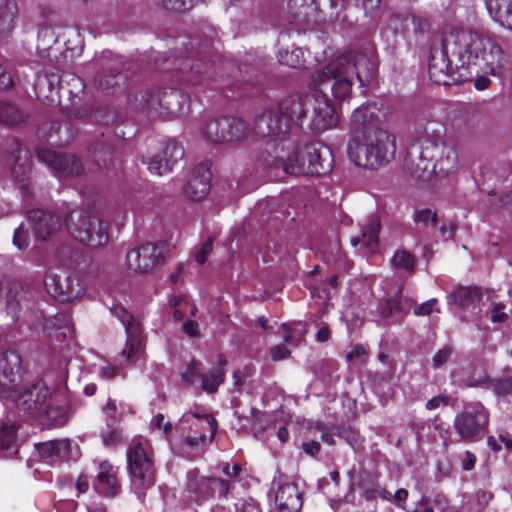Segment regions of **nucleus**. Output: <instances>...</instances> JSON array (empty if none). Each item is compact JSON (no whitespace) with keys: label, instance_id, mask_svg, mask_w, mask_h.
<instances>
[{"label":"nucleus","instance_id":"f257e3e1","mask_svg":"<svg viewBox=\"0 0 512 512\" xmlns=\"http://www.w3.org/2000/svg\"><path fill=\"white\" fill-rule=\"evenodd\" d=\"M456 56L461 67L499 75L508 62L499 39L491 33H484L464 27L451 26L442 37L441 57L433 56L429 64L430 79L447 85L453 68L448 55Z\"/></svg>","mask_w":512,"mask_h":512},{"label":"nucleus","instance_id":"f03ea898","mask_svg":"<svg viewBox=\"0 0 512 512\" xmlns=\"http://www.w3.org/2000/svg\"><path fill=\"white\" fill-rule=\"evenodd\" d=\"M273 136L260 156L265 166L282 168L290 175H322L332 169V153L322 144L313 142L299 149L284 133Z\"/></svg>","mask_w":512,"mask_h":512},{"label":"nucleus","instance_id":"7ed1b4c3","mask_svg":"<svg viewBox=\"0 0 512 512\" xmlns=\"http://www.w3.org/2000/svg\"><path fill=\"white\" fill-rule=\"evenodd\" d=\"M315 95L314 100L291 96L282 100L277 109L268 110L258 116L253 124L255 134L261 136L280 135L286 133L291 123H298L306 116V106L313 107L312 125L315 129L332 128L337 123L334 108L328 97Z\"/></svg>","mask_w":512,"mask_h":512},{"label":"nucleus","instance_id":"20e7f679","mask_svg":"<svg viewBox=\"0 0 512 512\" xmlns=\"http://www.w3.org/2000/svg\"><path fill=\"white\" fill-rule=\"evenodd\" d=\"M348 56H338L330 61L323 69L316 72L312 78L311 89L327 97L330 90L336 102H344L351 98L353 77L346 67L349 65Z\"/></svg>","mask_w":512,"mask_h":512},{"label":"nucleus","instance_id":"39448f33","mask_svg":"<svg viewBox=\"0 0 512 512\" xmlns=\"http://www.w3.org/2000/svg\"><path fill=\"white\" fill-rule=\"evenodd\" d=\"M127 468L131 489L141 500L155 481L153 452L147 439L137 438L131 441L127 449Z\"/></svg>","mask_w":512,"mask_h":512},{"label":"nucleus","instance_id":"423d86ee","mask_svg":"<svg viewBox=\"0 0 512 512\" xmlns=\"http://www.w3.org/2000/svg\"><path fill=\"white\" fill-rule=\"evenodd\" d=\"M395 138L379 130L369 135L364 143L349 144V158L359 167L375 169L388 164L395 155Z\"/></svg>","mask_w":512,"mask_h":512},{"label":"nucleus","instance_id":"0eeeda50","mask_svg":"<svg viewBox=\"0 0 512 512\" xmlns=\"http://www.w3.org/2000/svg\"><path fill=\"white\" fill-rule=\"evenodd\" d=\"M67 227L77 241L92 248L100 247L108 240V223L102 221L93 209L73 210Z\"/></svg>","mask_w":512,"mask_h":512},{"label":"nucleus","instance_id":"6e6552de","mask_svg":"<svg viewBox=\"0 0 512 512\" xmlns=\"http://www.w3.org/2000/svg\"><path fill=\"white\" fill-rule=\"evenodd\" d=\"M52 396L46 383L37 381L23 389L18 386L12 397H3L2 400H10L30 418L43 419V411Z\"/></svg>","mask_w":512,"mask_h":512},{"label":"nucleus","instance_id":"1a4fd4ad","mask_svg":"<svg viewBox=\"0 0 512 512\" xmlns=\"http://www.w3.org/2000/svg\"><path fill=\"white\" fill-rule=\"evenodd\" d=\"M489 423V413L479 402L466 405L454 419V429L463 441L472 442L480 438Z\"/></svg>","mask_w":512,"mask_h":512},{"label":"nucleus","instance_id":"9d476101","mask_svg":"<svg viewBox=\"0 0 512 512\" xmlns=\"http://www.w3.org/2000/svg\"><path fill=\"white\" fill-rule=\"evenodd\" d=\"M186 424L189 425V431L184 442L191 447L204 443L206 440L211 442L217 429L214 417L201 408L186 412L180 420L178 429L184 430Z\"/></svg>","mask_w":512,"mask_h":512},{"label":"nucleus","instance_id":"9b49d317","mask_svg":"<svg viewBox=\"0 0 512 512\" xmlns=\"http://www.w3.org/2000/svg\"><path fill=\"white\" fill-rule=\"evenodd\" d=\"M44 286L48 294L61 302L78 299L85 292L83 282L62 269L48 271L44 278Z\"/></svg>","mask_w":512,"mask_h":512},{"label":"nucleus","instance_id":"f8f14e48","mask_svg":"<svg viewBox=\"0 0 512 512\" xmlns=\"http://www.w3.org/2000/svg\"><path fill=\"white\" fill-rule=\"evenodd\" d=\"M201 132L208 141L221 144L242 140L247 135L248 128L240 118L221 117L205 122Z\"/></svg>","mask_w":512,"mask_h":512},{"label":"nucleus","instance_id":"ddd939ff","mask_svg":"<svg viewBox=\"0 0 512 512\" xmlns=\"http://www.w3.org/2000/svg\"><path fill=\"white\" fill-rule=\"evenodd\" d=\"M110 312L125 328L127 335L123 356L130 362H138L144 356L143 337L140 323L121 305L114 304Z\"/></svg>","mask_w":512,"mask_h":512},{"label":"nucleus","instance_id":"4468645a","mask_svg":"<svg viewBox=\"0 0 512 512\" xmlns=\"http://www.w3.org/2000/svg\"><path fill=\"white\" fill-rule=\"evenodd\" d=\"M21 363L19 353L13 349L0 355V399L12 397L13 392L24 381Z\"/></svg>","mask_w":512,"mask_h":512},{"label":"nucleus","instance_id":"2eb2a0df","mask_svg":"<svg viewBox=\"0 0 512 512\" xmlns=\"http://www.w3.org/2000/svg\"><path fill=\"white\" fill-rule=\"evenodd\" d=\"M163 255L164 246L162 244L146 243L127 252L125 265L130 271L147 273L159 263Z\"/></svg>","mask_w":512,"mask_h":512},{"label":"nucleus","instance_id":"dca6fc26","mask_svg":"<svg viewBox=\"0 0 512 512\" xmlns=\"http://www.w3.org/2000/svg\"><path fill=\"white\" fill-rule=\"evenodd\" d=\"M37 157L55 173L78 175L82 171L81 162L73 155L56 152L49 148H39Z\"/></svg>","mask_w":512,"mask_h":512},{"label":"nucleus","instance_id":"f3484780","mask_svg":"<svg viewBox=\"0 0 512 512\" xmlns=\"http://www.w3.org/2000/svg\"><path fill=\"white\" fill-rule=\"evenodd\" d=\"M70 76H60L53 71L38 75L34 84L38 99L47 104L61 103V93L66 91L63 85L64 77Z\"/></svg>","mask_w":512,"mask_h":512},{"label":"nucleus","instance_id":"a211bd4d","mask_svg":"<svg viewBox=\"0 0 512 512\" xmlns=\"http://www.w3.org/2000/svg\"><path fill=\"white\" fill-rule=\"evenodd\" d=\"M433 149H437L434 144L429 147L427 142H416L411 144L407 151V156L413 166V173L423 181L429 180L431 176H436V172H432L434 155L430 150Z\"/></svg>","mask_w":512,"mask_h":512},{"label":"nucleus","instance_id":"6ab92c4d","mask_svg":"<svg viewBox=\"0 0 512 512\" xmlns=\"http://www.w3.org/2000/svg\"><path fill=\"white\" fill-rule=\"evenodd\" d=\"M341 56L350 58L346 67L352 76L356 75L361 86H367L374 79L377 61L372 52H348Z\"/></svg>","mask_w":512,"mask_h":512},{"label":"nucleus","instance_id":"aec40b11","mask_svg":"<svg viewBox=\"0 0 512 512\" xmlns=\"http://www.w3.org/2000/svg\"><path fill=\"white\" fill-rule=\"evenodd\" d=\"M184 157V149L174 140L166 142L163 150V158L154 156L147 162V169L154 175H162L172 169V166Z\"/></svg>","mask_w":512,"mask_h":512},{"label":"nucleus","instance_id":"412c9836","mask_svg":"<svg viewBox=\"0 0 512 512\" xmlns=\"http://www.w3.org/2000/svg\"><path fill=\"white\" fill-rule=\"evenodd\" d=\"M158 109L156 115L171 114L177 116L186 115L190 107L188 94L180 90L165 91L158 93Z\"/></svg>","mask_w":512,"mask_h":512},{"label":"nucleus","instance_id":"4be33fe9","mask_svg":"<svg viewBox=\"0 0 512 512\" xmlns=\"http://www.w3.org/2000/svg\"><path fill=\"white\" fill-rule=\"evenodd\" d=\"M211 172L206 164L198 165L193 172V175L183 188L185 196L193 201L202 200L208 193L211 187Z\"/></svg>","mask_w":512,"mask_h":512},{"label":"nucleus","instance_id":"5701e85b","mask_svg":"<svg viewBox=\"0 0 512 512\" xmlns=\"http://www.w3.org/2000/svg\"><path fill=\"white\" fill-rule=\"evenodd\" d=\"M99 471L94 482L96 492L105 497H114L120 491L118 467L108 461L99 463Z\"/></svg>","mask_w":512,"mask_h":512},{"label":"nucleus","instance_id":"b1692460","mask_svg":"<svg viewBox=\"0 0 512 512\" xmlns=\"http://www.w3.org/2000/svg\"><path fill=\"white\" fill-rule=\"evenodd\" d=\"M9 153L8 164L11 166L12 175L24 187L25 176L30 168L31 153L18 141L11 143Z\"/></svg>","mask_w":512,"mask_h":512},{"label":"nucleus","instance_id":"393cba45","mask_svg":"<svg viewBox=\"0 0 512 512\" xmlns=\"http://www.w3.org/2000/svg\"><path fill=\"white\" fill-rule=\"evenodd\" d=\"M35 448L42 461L53 465L68 458L71 442L69 439L52 440L35 444Z\"/></svg>","mask_w":512,"mask_h":512},{"label":"nucleus","instance_id":"a878e982","mask_svg":"<svg viewBox=\"0 0 512 512\" xmlns=\"http://www.w3.org/2000/svg\"><path fill=\"white\" fill-rule=\"evenodd\" d=\"M275 504L280 512H298L302 507V497L293 483L281 484L276 492Z\"/></svg>","mask_w":512,"mask_h":512},{"label":"nucleus","instance_id":"bb28decb","mask_svg":"<svg viewBox=\"0 0 512 512\" xmlns=\"http://www.w3.org/2000/svg\"><path fill=\"white\" fill-rule=\"evenodd\" d=\"M29 220L32 223L35 236L42 240L51 236L60 225L58 217L39 209L30 212Z\"/></svg>","mask_w":512,"mask_h":512},{"label":"nucleus","instance_id":"cd10ccee","mask_svg":"<svg viewBox=\"0 0 512 512\" xmlns=\"http://www.w3.org/2000/svg\"><path fill=\"white\" fill-rule=\"evenodd\" d=\"M386 117L387 110L381 103L378 101H369L353 111L351 120L360 125H373L384 121Z\"/></svg>","mask_w":512,"mask_h":512},{"label":"nucleus","instance_id":"c85d7f7f","mask_svg":"<svg viewBox=\"0 0 512 512\" xmlns=\"http://www.w3.org/2000/svg\"><path fill=\"white\" fill-rule=\"evenodd\" d=\"M380 231V221L377 216L371 215L366 219L360 236L351 238V245L361 246L373 252L378 246V235Z\"/></svg>","mask_w":512,"mask_h":512},{"label":"nucleus","instance_id":"c756f323","mask_svg":"<svg viewBox=\"0 0 512 512\" xmlns=\"http://www.w3.org/2000/svg\"><path fill=\"white\" fill-rule=\"evenodd\" d=\"M485 6L495 23L512 31V0H485Z\"/></svg>","mask_w":512,"mask_h":512},{"label":"nucleus","instance_id":"7c9ffc66","mask_svg":"<svg viewBox=\"0 0 512 512\" xmlns=\"http://www.w3.org/2000/svg\"><path fill=\"white\" fill-rule=\"evenodd\" d=\"M227 360L223 355L218 356L217 362L213 365L211 370L202 374L200 383L202 389L207 393H215L218 387L223 383L226 374Z\"/></svg>","mask_w":512,"mask_h":512},{"label":"nucleus","instance_id":"2f4dec72","mask_svg":"<svg viewBox=\"0 0 512 512\" xmlns=\"http://www.w3.org/2000/svg\"><path fill=\"white\" fill-rule=\"evenodd\" d=\"M18 449L19 441L16 425H0V458H13L17 455Z\"/></svg>","mask_w":512,"mask_h":512},{"label":"nucleus","instance_id":"473e14b6","mask_svg":"<svg viewBox=\"0 0 512 512\" xmlns=\"http://www.w3.org/2000/svg\"><path fill=\"white\" fill-rule=\"evenodd\" d=\"M128 102L132 109L148 114L156 115V111L159 110L157 106L158 93L154 94L144 90L131 92L128 96Z\"/></svg>","mask_w":512,"mask_h":512},{"label":"nucleus","instance_id":"72a5a7b5","mask_svg":"<svg viewBox=\"0 0 512 512\" xmlns=\"http://www.w3.org/2000/svg\"><path fill=\"white\" fill-rule=\"evenodd\" d=\"M60 394H62V387L58 388V394L50 397L45 411H43V418L45 417L54 426H62L68 419L67 409L64 404L53 405Z\"/></svg>","mask_w":512,"mask_h":512},{"label":"nucleus","instance_id":"f704fd0d","mask_svg":"<svg viewBox=\"0 0 512 512\" xmlns=\"http://www.w3.org/2000/svg\"><path fill=\"white\" fill-rule=\"evenodd\" d=\"M187 489L193 493L197 499H207L211 497V477L199 476L194 472L188 473Z\"/></svg>","mask_w":512,"mask_h":512},{"label":"nucleus","instance_id":"c9c22d12","mask_svg":"<svg viewBox=\"0 0 512 512\" xmlns=\"http://www.w3.org/2000/svg\"><path fill=\"white\" fill-rule=\"evenodd\" d=\"M450 299L460 307H470L480 299V292L476 287L459 286L454 289Z\"/></svg>","mask_w":512,"mask_h":512},{"label":"nucleus","instance_id":"e433bc0d","mask_svg":"<svg viewBox=\"0 0 512 512\" xmlns=\"http://www.w3.org/2000/svg\"><path fill=\"white\" fill-rule=\"evenodd\" d=\"M173 61V64L170 65H159L158 68L162 71H170V70H179L183 73L185 72H192L195 74H202L207 73V70H202V66L200 64V60H191L189 58L178 60V59H171V57H168L165 60L166 62Z\"/></svg>","mask_w":512,"mask_h":512},{"label":"nucleus","instance_id":"4c0bfd02","mask_svg":"<svg viewBox=\"0 0 512 512\" xmlns=\"http://www.w3.org/2000/svg\"><path fill=\"white\" fill-rule=\"evenodd\" d=\"M308 51L302 48L295 47L292 50L281 49L278 52V59L281 64L289 66L291 68H300L304 66L306 62V53Z\"/></svg>","mask_w":512,"mask_h":512},{"label":"nucleus","instance_id":"58836bf2","mask_svg":"<svg viewBox=\"0 0 512 512\" xmlns=\"http://www.w3.org/2000/svg\"><path fill=\"white\" fill-rule=\"evenodd\" d=\"M458 156L453 149H446L443 156L437 160L432 166V172H436V176L448 175L457 168Z\"/></svg>","mask_w":512,"mask_h":512},{"label":"nucleus","instance_id":"ea45409f","mask_svg":"<svg viewBox=\"0 0 512 512\" xmlns=\"http://www.w3.org/2000/svg\"><path fill=\"white\" fill-rule=\"evenodd\" d=\"M0 121L9 125H21L26 115L13 104L0 100Z\"/></svg>","mask_w":512,"mask_h":512},{"label":"nucleus","instance_id":"a19ab883","mask_svg":"<svg viewBox=\"0 0 512 512\" xmlns=\"http://www.w3.org/2000/svg\"><path fill=\"white\" fill-rule=\"evenodd\" d=\"M58 485L63 491H68L67 496L76 497L85 493L89 488V482L85 475H80L75 482L71 479H60Z\"/></svg>","mask_w":512,"mask_h":512},{"label":"nucleus","instance_id":"79ce46f5","mask_svg":"<svg viewBox=\"0 0 512 512\" xmlns=\"http://www.w3.org/2000/svg\"><path fill=\"white\" fill-rule=\"evenodd\" d=\"M398 305V302L393 296L388 298L386 302L381 307H379V313L386 323H399L404 318V315H398L397 313V310H399Z\"/></svg>","mask_w":512,"mask_h":512},{"label":"nucleus","instance_id":"37998d69","mask_svg":"<svg viewBox=\"0 0 512 512\" xmlns=\"http://www.w3.org/2000/svg\"><path fill=\"white\" fill-rule=\"evenodd\" d=\"M391 264L395 270L411 273L414 270L415 261L409 252L398 250L394 253Z\"/></svg>","mask_w":512,"mask_h":512},{"label":"nucleus","instance_id":"c03bdc74","mask_svg":"<svg viewBox=\"0 0 512 512\" xmlns=\"http://www.w3.org/2000/svg\"><path fill=\"white\" fill-rule=\"evenodd\" d=\"M486 388L493 390L497 396L512 395V376L497 379H486Z\"/></svg>","mask_w":512,"mask_h":512},{"label":"nucleus","instance_id":"a18cd8bd","mask_svg":"<svg viewBox=\"0 0 512 512\" xmlns=\"http://www.w3.org/2000/svg\"><path fill=\"white\" fill-rule=\"evenodd\" d=\"M201 363L198 360L192 359L186 366L185 370L182 372L181 377L182 380L194 385L200 382L202 373H201Z\"/></svg>","mask_w":512,"mask_h":512},{"label":"nucleus","instance_id":"49530a36","mask_svg":"<svg viewBox=\"0 0 512 512\" xmlns=\"http://www.w3.org/2000/svg\"><path fill=\"white\" fill-rule=\"evenodd\" d=\"M406 21H409L410 30L416 34L428 31L431 26L429 18L421 14H408Z\"/></svg>","mask_w":512,"mask_h":512},{"label":"nucleus","instance_id":"de8ad7c7","mask_svg":"<svg viewBox=\"0 0 512 512\" xmlns=\"http://www.w3.org/2000/svg\"><path fill=\"white\" fill-rule=\"evenodd\" d=\"M413 219L417 225L421 227H429L436 223L437 214L429 208L416 209Z\"/></svg>","mask_w":512,"mask_h":512},{"label":"nucleus","instance_id":"09e8293b","mask_svg":"<svg viewBox=\"0 0 512 512\" xmlns=\"http://www.w3.org/2000/svg\"><path fill=\"white\" fill-rule=\"evenodd\" d=\"M230 491V483L227 480L211 477V497L225 498Z\"/></svg>","mask_w":512,"mask_h":512},{"label":"nucleus","instance_id":"8fccbe9b","mask_svg":"<svg viewBox=\"0 0 512 512\" xmlns=\"http://www.w3.org/2000/svg\"><path fill=\"white\" fill-rule=\"evenodd\" d=\"M345 359L348 362H364L366 359V349L362 344L351 345L346 354Z\"/></svg>","mask_w":512,"mask_h":512},{"label":"nucleus","instance_id":"3c124183","mask_svg":"<svg viewBox=\"0 0 512 512\" xmlns=\"http://www.w3.org/2000/svg\"><path fill=\"white\" fill-rule=\"evenodd\" d=\"M124 77L119 72H113L108 76H100L97 80L98 87L102 90H109L118 85L120 80H123Z\"/></svg>","mask_w":512,"mask_h":512},{"label":"nucleus","instance_id":"603ef678","mask_svg":"<svg viewBox=\"0 0 512 512\" xmlns=\"http://www.w3.org/2000/svg\"><path fill=\"white\" fill-rule=\"evenodd\" d=\"M13 244L20 250L25 249L29 244V236L27 229L20 224L14 231Z\"/></svg>","mask_w":512,"mask_h":512},{"label":"nucleus","instance_id":"864d4df0","mask_svg":"<svg viewBox=\"0 0 512 512\" xmlns=\"http://www.w3.org/2000/svg\"><path fill=\"white\" fill-rule=\"evenodd\" d=\"M358 6H360L365 16L374 17L380 10L381 0H356Z\"/></svg>","mask_w":512,"mask_h":512},{"label":"nucleus","instance_id":"5fc2aeb1","mask_svg":"<svg viewBox=\"0 0 512 512\" xmlns=\"http://www.w3.org/2000/svg\"><path fill=\"white\" fill-rule=\"evenodd\" d=\"M150 425L153 430H158L165 435H168L172 430L171 422L165 421V416L161 413L152 418Z\"/></svg>","mask_w":512,"mask_h":512},{"label":"nucleus","instance_id":"6e6d98bb","mask_svg":"<svg viewBox=\"0 0 512 512\" xmlns=\"http://www.w3.org/2000/svg\"><path fill=\"white\" fill-rule=\"evenodd\" d=\"M122 434L117 428H108L102 432V440L106 446H116L121 442Z\"/></svg>","mask_w":512,"mask_h":512},{"label":"nucleus","instance_id":"4d7b16f0","mask_svg":"<svg viewBox=\"0 0 512 512\" xmlns=\"http://www.w3.org/2000/svg\"><path fill=\"white\" fill-rule=\"evenodd\" d=\"M221 470L227 477V481L230 483L238 481L242 472V467L237 463H234L233 465H230L229 463H222Z\"/></svg>","mask_w":512,"mask_h":512},{"label":"nucleus","instance_id":"13d9d810","mask_svg":"<svg viewBox=\"0 0 512 512\" xmlns=\"http://www.w3.org/2000/svg\"><path fill=\"white\" fill-rule=\"evenodd\" d=\"M389 27L395 32H403L410 30L409 21H406V16L400 14L393 15L388 22Z\"/></svg>","mask_w":512,"mask_h":512},{"label":"nucleus","instance_id":"bf43d9fd","mask_svg":"<svg viewBox=\"0 0 512 512\" xmlns=\"http://www.w3.org/2000/svg\"><path fill=\"white\" fill-rule=\"evenodd\" d=\"M394 298L399 304V310H397L398 315H404L405 317L413 305V300L404 296L402 291H398Z\"/></svg>","mask_w":512,"mask_h":512},{"label":"nucleus","instance_id":"052dcab7","mask_svg":"<svg viewBox=\"0 0 512 512\" xmlns=\"http://www.w3.org/2000/svg\"><path fill=\"white\" fill-rule=\"evenodd\" d=\"M102 411L107 417L116 418L124 413V405L118 406L115 400L109 399Z\"/></svg>","mask_w":512,"mask_h":512},{"label":"nucleus","instance_id":"680f3d73","mask_svg":"<svg viewBox=\"0 0 512 512\" xmlns=\"http://www.w3.org/2000/svg\"><path fill=\"white\" fill-rule=\"evenodd\" d=\"M212 246H213L212 239H208L197 250L196 255H195V260L198 264L203 265L206 262L208 255L212 251Z\"/></svg>","mask_w":512,"mask_h":512},{"label":"nucleus","instance_id":"e2e57ef3","mask_svg":"<svg viewBox=\"0 0 512 512\" xmlns=\"http://www.w3.org/2000/svg\"><path fill=\"white\" fill-rule=\"evenodd\" d=\"M451 354L452 350L449 347H444L443 349H440L432 358L433 367H442L450 358Z\"/></svg>","mask_w":512,"mask_h":512},{"label":"nucleus","instance_id":"0e129e2a","mask_svg":"<svg viewBox=\"0 0 512 512\" xmlns=\"http://www.w3.org/2000/svg\"><path fill=\"white\" fill-rule=\"evenodd\" d=\"M504 309L505 305L503 303H495L491 309V321L494 323L504 322L507 319Z\"/></svg>","mask_w":512,"mask_h":512},{"label":"nucleus","instance_id":"69168bd1","mask_svg":"<svg viewBox=\"0 0 512 512\" xmlns=\"http://www.w3.org/2000/svg\"><path fill=\"white\" fill-rule=\"evenodd\" d=\"M271 357L274 361L287 359L290 351L284 344L276 345L270 349Z\"/></svg>","mask_w":512,"mask_h":512},{"label":"nucleus","instance_id":"338daca9","mask_svg":"<svg viewBox=\"0 0 512 512\" xmlns=\"http://www.w3.org/2000/svg\"><path fill=\"white\" fill-rule=\"evenodd\" d=\"M437 300L432 298L414 308V314L418 316H425L431 314L434 309Z\"/></svg>","mask_w":512,"mask_h":512},{"label":"nucleus","instance_id":"774afa93","mask_svg":"<svg viewBox=\"0 0 512 512\" xmlns=\"http://www.w3.org/2000/svg\"><path fill=\"white\" fill-rule=\"evenodd\" d=\"M77 503L72 499L58 500L55 503V509L57 512H74Z\"/></svg>","mask_w":512,"mask_h":512}]
</instances>
